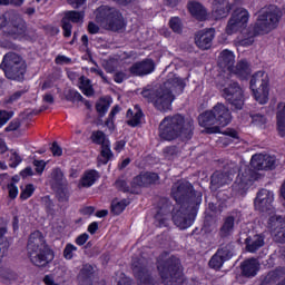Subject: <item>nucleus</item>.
Segmentation results:
<instances>
[{
	"label": "nucleus",
	"mask_w": 285,
	"mask_h": 285,
	"mask_svg": "<svg viewBox=\"0 0 285 285\" xmlns=\"http://www.w3.org/2000/svg\"><path fill=\"white\" fill-rule=\"evenodd\" d=\"M193 130H195V121L180 114L167 116L159 124V137L165 141H173L178 137L183 141H188L193 139Z\"/></svg>",
	"instance_id": "1"
},
{
	"label": "nucleus",
	"mask_w": 285,
	"mask_h": 285,
	"mask_svg": "<svg viewBox=\"0 0 285 285\" xmlns=\"http://www.w3.org/2000/svg\"><path fill=\"white\" fill-rule=\"evenodd\" d=\"M184 88H186V82L173 75L160 88L150 95L151 102L157 110L166 112L170 110L173 101H175V95H181Z\"/></svg>",
	"instance_id": "2"
},
{
	"label": "nucleus",
	"mask_w": 285,
	"mask_h": 285,
	"mask_svg": "<svg viewBox=\"0 0 285 285\" xmlns=\"http://www.w3.org/2000/svg\"><path fill=\"white\" fill-rule=\"evenodd\" d=\"M282 19V10L276 6L265 7L261 10L256 23L254 26V32L249 37L238 39L239 46H253L256 35H268L272 30H275Z\"/></svg>",
	"instance_id": "3"
},
{
	"label": "nucleus",
	"mask_w": 285,
	"mask_h": 285,
	"mask_svg": "<svg viewBox=\"0 0 285 285\" xmlns=\"http://www.w3.org/2000/svg\"><path fill=\"white\" fill-rule=\"evenodd\" d=\"M158 273L163 284L165 285H183L184 284V269L181 262L175 256L164 259L160 256L157 264Z\"/></svg>",
	"instance_id": "4"
},
{
	"label": "nucleus",
	"mask_w": 285,
	"mask_h": 285,
	"mask_svg": "<svg viewBox=\"0 0 285 285\" xmlns=\"http://www.w3.org/2000/svg\"><path fill=\"white\" fill-rule=\"evenodd\" d=\"M27 250L29 259L35 266H46L52 259V250H50L43 239V235L39 230L30 235Z\"/></svg>",
	"instance_id": "5"
},
{
	"label": "nucleus",
	"mask_w": 285,
	"mask_h": 285,
	"mask_svg": "<svg viewBox=\"0 0 285 285\" xmlns=\"http://www.w3.org/2000/svg\"><path fill=\"white\" fill-rule=\"evenodd\" d=\"M95 17L97 23H99L105 30H112L117 32L122 30L124 23V16L119 10L115 8H110L108 6H101L95 11Z\"/></svg>",
	"instance_id": "6"
},
{
	"label": "nucleus",
	"mask_w": 285,
	"mask_h": 285,
	"mask_svg": "<svg viewBox=\"0 0 285 285\" xmlns=\"http://www.w3.org/2000/svg\"><path fill=\"white\" fill-rule=\"evenodd\" d=\"M171 195L177 204H188V206H199L202 204V193L194 191L193 185L186 180L174 184Z\"/></svg>",
	"instance_id": "7"
},
{
	"label": "nucleus",
	"mask_w": 285,
	"mask_h": 285,
	"mask_svg": "<svg viewBox=\"0 0 285 285\" xmlns=\"http://www.w3.org/2000/svg\"><path fill=\"white\" fill-rule=\"evenodd\" d=\"M0 68L3 70L7 79H13L14 81H21L23 75H26V62L21 56L14 52L3 56Z\"/></svg>",
	"instance_id": "8"
},
{
	"label": "nucleus",
	"mask_w": 285,
	"mask_h": 285,
	"mask_svg": "<svg viewBox=\"0 0 285 285\" xmlns=\"http://www.w3.org/2000/svg\"><path fill=\"white\" fill-rule=\"evenodd\" d=\"M222 97L225 98L227 104L235 110H242L244 108V89L239 83L233 80H226L225 83H222Z\"/></svg>",
	"instance_id": "9"
},
{
	"label": "nucleus",
	"mask_w": 285,
	"mask_h": 285,
	"mask_svg": "<svg viewBox=\"0 0 285 285\" xmlns=\"http://www.w3.org/2000/svg\"><path fill=\"white\" fill-rule=\"evenodd\" d=\"M196 205H188V203L176 204L173 209V222L175 226L180 228V230H186L193 226V215H195Z\"/></svg>",
	"instance_id": "10"
},
{
	"label": "nucleus",
	"mask_w": 285,
	"mask_h": 285,
	"mask_svg": "<svg viewBox=\"0 0 285 285\" xmlns=\"http://www.w3.org/2000/svg\"><path fill=\"white\" fill-rule=\"evenodd\" d=\"M257 179V173L248 166H243L232 186V190L236 197H242L253 186V181Z\"/></svg>",
	"instance_id": "11"
},
{
	"label": "nucleus",
	"mask_w": 285,
	"mask_h": 285,
	"mask_svg": "<svg viewBox=\"0 0 285 285\" xmlns=\"http://www.w3.org/2000/svg\"><path fill=\"white\" fill-rule=\"evenodd\" d=\"M250 88L258 104L262 106L268 104V75H266V72H256L250 79Z\"/></svg>",
	"instance_id": "12"
},
{
	"label": "nucleus",
	"mask_w": 285,
	"mask_h": 285,
	"mask_svg": "<svg viewBox=\"0 0 285 285\" xmlns=\"http://www.w3.org/2000/svg\"><path fill=\"white\" fill-rule=\"evenodd\" d=\"M250 13L244 8L236 9L228 20L226 32L227 35H235V32H242L248 27Z\"/></svg>",
	"instance_id": "13"
},
{
	"label": "nucleus",
	"mask_w": 285,
	"mask_h": 285,
	"mask_svg": "<svg viewBox=\"0 0 285 285\" xmlns=\"http://www.w3.org/2000/svg\"><path fill=\"white\" fill-rule=\"evenodd\" d=\"M0 30L11 37H19L26 33V21L20 16L13 14L8 22V18L0 14Z\"/></svg>",
	"instance_id": "14"
},
{
	"label": "nucleus",
	"mask_w": 285,
	"mask_h": 285,
	"mask_svg": "<svg viewBox=\"0 0 285 285\" xmlns=\"http://www.w3.org/2000/svg\"><path fill=\"white\" fill-rule=\"evenodd\" d=\"M94 144L101 146L100 155L97 158L98 166H106L115 157L110 149V140L106 139L104 131H94L91 135Z\"/></svg>",
	"instance_id": "15"
},
{
	"label": "nucleus",
	"mask_w": 285,
	"mask_h": 285,
	"mask_svg": "<svg viewBox=\"0 0 285 285\" xmlns=\"http://www.w3.org/2000/svg\"><path fill=\"white\" fill-rule=\"evenodd\" d=\"M273 202H275V194L268 189H261L254 200L256 210L261 213H268L273 217L275 209L273 208Z\"/></svg>",
	"instance_id": "16"
},
{
	"label": "nucleus",
	"mask_w": 285,
	"mask_h": 285,
	"mask_svg": "<svg viewBox=\"0 0 285 285\" xmlns=\"http://www.w3.org/2000/svg\"><path fill=\"white\" fill-rule=\"evenodd\" d=\"M132 273L138 281V285H155L148 268L146 267V261L144 259H134L131 264Z\"/></svg>",
	"instance_id": "17"
},
{
	"label": "nucleus",
	"mask_w": 285,
	"mask_h": 285,
	"mask_svg": "<svg viewBox=\"0 0 285 285\" xmlns=\"http://www.w3.org/2000/svg\"><path fill=\"white\" fill-rule=\"evenodd\" d=\"M277 166V159L273 156L256 154L250 159V167L254 170H273Z\"/></svg>",
	"instance_id": "18"
},
{
	"label": "nucleus",
	"mask_w": 285,
	"mask_h": 285,
	"mask_svg": "<svg viewBox=\"0 0 285 285\" xmlns=\"http://www.w3.org/2000/svg\"><path fill=\"white\" fill-rule=\"evenodd\" d=\"M82 23L83 22V12L82 11H67L65 17L61 20L63 37L72 36V24L70 23Z\"/></svg>",
	"instance_id": "19"
},
{
	"label": "nucleus",
	"mask_w": 285,
	"mask_h": 285,
	"mask_svg": "<svg viewBox=\"0 0 285 285\" xmlns=\"http://www.w3.org/2000/svg\"><path fill=\"white\" fill-rule=\"evenodd\" d=\"M129 72L134 77H146V75H153V72H155V60L147 58L138 61L129 68Z\"/></svg>",
	"instance_id": "20"
},
{
	"label": "nucleus",
	"mask_w": 285,
	"mask_h": 285,
	"mask_svg": "<svg viewBox=\"0 0 285 285\" xmlns=\"http://www.w3.org/2000/svg\"><path fill=\"white\" fill-rule=\"evenodd\" d=\"M198 122L199 126L205 128V132H207V135H215L219 132V127L215 126V124H217V120L215 118V112L213 111V109L199 115Z\"/></svg>",
	"instance_id": "21"
},
{
	"label": "nucleus",
	"mask_w": 285,
	"mask_h": 285,
	"mask_svg": "<svg viewBox=\"0 0 285 285\" xmlns=\"http://www.w3.org/2000/svg\"><path fill=\"white\" fill-rule=\"evenodd\" d=\"M213 111L216 124L222 126V128H225V126H228V124L233 121L230 109H228V107H226L224 104L218 102L216 106H214Z\"/></svg>",
	"instance_id": "22"
},
{
	"label": "nucleus",
	"mask_w": 285,
	"mask_h": 285,
	"mask_svg": "<svg viewBox=\"0 0 285 285\" xmlns=\"http://www.w3.org/2000/svg\"><path fill=\"white\" fill-rule=\"evenodd\" d=\"M268 228L274 233L278 242H285V220L281 216L272 215L268 219Z\"/></svg>",
	"instance_id": "23"
},
{
	"label": "nucleus",
	"mask_w": 285,
	"mask_h": 285,
	"mask_svg": "<svg viewBox=\"0 0 285 285\" xmlns=\"http://www.w3.org/2000/svg\"><path fill=\"white\" fill-rule=\"evenodd\" d=\"M159 181V175L156 173H141L140 175L136 176L132 181V188H146V186H151V184H156Z\"/></svg>",
	"instance_id": "24"
},
{
	"label": "nucleus",
	"mask_w": 285,
	"mask_h": 285,
	"mask_svg": "<svg viewBox=\"0 0 285 285\" xmlns=\"http://www.w3.org/2000/svg\"><path fill=\"white\" fill-rule=\"evenodd\" d=\"M215 39V29L202 30L196 33L195 43L200 50H208Z\"/></svg>",
	"instance_id": "25"
},
{
	"label": "nucleus",
	"mask_w": 285,
	"mask_h": 285,
	"mask_svg": "<svg viewBox=\"0 0 285 285\" xmlns=\"http://www.w3.org/2000/svg\"><path fill=\"white\" fill-rule=\"evenodd\" d=\"M161 204L164 205L157 212L155 219L156 226L164 228V226H168V215H170V203H168V199L164 198L161 199Z\"/></svg>",
	"instance_id": "26"
},
{
	"label": "nucleus",
	"mask_w": 285,
	"mask_h": 285,
	"mask_svg": "<svg viewBox=\"0 0 285 285\" xmlns=\"http://www.w3.org/2000/svg\"><path fill=\"white\" fill-rule=\"evenodd\" d=\"M230 181H233V177L230 176V174L224 171H216L212 175V189L217 190L218 188H222V186L230 184Z\"/></svg>",
	"instance_id": "27"
},
{
	"label": "nucleus",
	"mask_w": 285,
	"mask_h": 285,
	"mask_svg": "<svg viewBox=\"0 0 285 285\" xmlns=\"http://www.w3.org/2000/svg\"><path fill=\"white\" fill-rule=\"evenodd\" d=\"M218 65L223 70L230 72L235 66V53L228 49L220 52Z\"/></svg>",
	"instance_id": "28"
},
{
	"label": "nucleus",
	"mask_w": 285,
	"mask_h": 285,
	"mask_svg": "<svg viewBox=\"0 0 285 285\" xmlns=\"http://www.w3.org/2000/svg\"><path fill=\"white\" fill-rule=\"evenodd\" d=\"M230 12V4L227 0H222L220 2L215 0L213 3V17L216 19H224L228 17Z\"/></svg>",
	"instance_id": "29"
},
{
	"label": "nucleus",
	"mask_w": 285,
	"mask_h": 285,
	"mask_svg": "<svg viewBox=\"0 0 285 285\" xmlns=\"http://www.w3.org/2000/svg\"><path fill=\"white\" fill-rule=\"evenodd\" d=\"M144 117V112L139 105H136L134 108L127 110V125L131 128H136V126L141 124V118Z\"/></svg>",
	"instance_id": "30"
},
{
	"label": "nucleus",
	"mask_w": 285,
	"mask_h": 285,
	"mask_svg": "<svg viewBox=\"0 0 285 285\" xmlns=\"http://www.w3.org/2000/svg\"><path fill=\"white\" fill-rule=\"evenodd\" d=\"M242 271L245 277H255L259 271V262L256 258H249L242 264Z\"/></svg>",
	"instance_id": "31"
},
{
	"label": "nucleus",
	"mask_w": 285,
	"mask_h": 285,
	"mask_svg": "<svg viewBox=\"0 0 285 285\" xmlns=\"http://www.w3.org/2000/svg\"><path fill=\"white\" fill-rule=\"evenodd\" d=\"M229 72L230 75H236L239 79H246V77L250 75V66L248 65V61L240 60L236 66L232 67Z\"/></svg>",
	"instance_id": "32"
},
{
	"label": "nucleus",
	"mask_w": 285,
	"mask_h": 285,
	"mask_svg": "<svg viewBox=\"0 0 285 285\" xmlns=\"http://www.w3.org/2000/svg\"><path fill=\"white\" fill-rule=\"evenodd\" d=\"M97 179H99V171L95 169L87 170L80 179L79 188H90Z\"/></svg>",
	"instance_id": "33"
},
{
	"label": "nucleus",
	"mask_w": 285,
	"mask_h": 285,
	"mask_svg": "<svg viewBox=\"0 0 285 285\" xmlns=\"http://www.w3.org/2000/svg\"><path fill=\"white\" fill-rule=\"evenodd\" d=\"M277 130L281 137H285V102H278L276 110Z\"/></svg>",
	"instance_id": "34"
},
{
	"label": "nucleus",
	"mask_w": 285,
	"mask_h": 285,
	"mask_svg": "<svg viewBox=\"0 0 285 285\" xmlns=\"http://www.w3.org/2000/svg\"><path fill=\"white\" fill-rule=\"evenodd\" d=\"M264 244V236L262 235H255L246 238V249L248 253H257V250H259Z\"/></svg>",
	"instance_id": "35"
},
{
	"label": "nucleus",
	"mask_w": 285,
	"mask_h": 285,
	"mask_svg": "<svg viewBox=\"0 0 285 285\" xmlns=\"http://www.w3.org/2000/svg\"><path fill=\"white\" fill-rule=\"evenodd\" d=\"M188 10L190 14H193V17H196L199 21H204V19H206L208 14L206 8H204L202 3L195 1L188 3Z\"/></svg>",
	"instance_id": "36"
},
{
	"label": "nucleus",
	"mask_w": 285,
	"mask_h": 285,
	"mask_svg": "<svg viewBox=\"0 0 285 285\" xmlns=\"http://www.w3.org/2000/svg\"><path fill=\"white\" fill-rule=\"evenodd\" d=\"M92 273H95V269L91 267V265H85L78 275L79 284L92 285Z\"/></svg>",
	"instance_id": "37"
},
{
	"label": "nucleus",
	"mask_w": 285,
	"mask_h": 285,
	"mask_svg": "<svg viewBox=\"0 0 285 285\" xmlns=\"http://www.w3.org/2000/svg\"><path fill=\"white\" fill-rule=\"evenodd\" d=\"M235 230V217L228 216L224 219L223 226L220 227V237H230Z\"/></svg>",
	"instance_id": "38"
},
{
	"label": "nucleus",
	"mask_w": 285,
	"mask_h": 285,
	"mask_svg": "<svg viewBox=\"0 0 285 285\" xmlns=\"http://www.w3.org/2000/svg\"><path fill=\"white\" fill-rule=\"evenodd\" d=\"M79 89L86 97H92V95H95L92 81H90L86 76H81L79 78Z\"/></svg>",
	"instance_id": "39"
},
{
	"label": "nucleus",
	"mask_w": 285,
	"mask_h": 285,
	"mask_svg": "<svg viewBox=\"0 0 285 285\" xmlns=\"http://www.w3.org/2000/svg\"><path fill=\"white\" fill-rule=\"evenodd\" d=\"M7 234L8 227H0V262L1 257H3V253L10 248V243L8 242V237H6Z\"/></svg>",
	"instance_id": "40"
},
{
	"label": "nucleus",
	"mask_w": 285,
	"mask_h": 285,
	"mask_svg": "<svg viewBox=\"0 0 285 285\" xmlns=\"http://www.w3.org/2000/svg\"><path fill=\"white\" fill-rule=\"evenodd\" d=\"M252 124L257 126L258 128H266V124H268V119L263 114H250Z\"/></svg>",
	"instance_id": "41"
},
{
	"label": "nucleus",
	"mask_w": 285,
	"mask_h": 285,
	"mask_svg": "<svg viewBox=\"0 0 285 285\" xmlns=\"http://www.w3.org/2000/svg\"><path fill=\"white\" fill-rule=\"evenodd\" d=\"M20 199H22V202H26V199H30V197L35 195V185L32 184H28L24 187H20Z\"/></svg>",
	"instance_id": "42"
},
{
	"label": "nucleus",
	"mask_w": 285,
	"mask_h": 285,
	"mask_svg": "<svg viewBox=\"0 0 285 285\" xmlns=\"http://www.w3.org/2000/svg\"><path fill=\"white\" fill-rule=\"evenodd\" d=\"M126 206H128V202L126 199L120 202L114 200L111 204V212L114 215H121V213L126 210Z\"/></svg>",
	"instance_id": "43"
},
{
	"label": "nucleus",
	"mask_w": 285,
	"mask_h": 285,
	"mask_svg": "<svg viewBox=\"0 0 285 285\" xmlns=\"http://www.w3.org/2000/svg\"><path fill=\"white\" fill-rule=\"evenodd\" d=\"M216 253H219V256L225 261L228 262L233 257V245L228 244L220 247Z\"/></svg>",
	"instance_id": "44"
},
{
	"label": "nucleus",
	"mask_w": 285,
	"mask_h": 285,
	"mask_svg": "<svg viewBox=\"0 0 285 285\" xmlns=\"http://www.w3.org/2000/svg\"><path fill=\"white\" fill-rule=\"evenodd\" d=\"M61 181H63V173L59 168L53 169L50 179L51 186H59Z\"/></svg>",
	"instance_id": "45"
},
{
	"label": "nucleus",
	"mask_w": 285,
	"mask_h": 285,
	"mask_svg": "<svg viewBox=\"0 0 285 285\" xmlns=\"http://www.w3.org/2000/svg\"><path fill=\"white\" fill-rule=\"evenodd\" d=\"M224 262H226L219 253L216 252V254L210 258L209 266L210 268L219 269L222 266H224Z\"/></svg>",
	"instance_id": "46"
},
{
	"label": "nucleus",
	"mask_w": 285,
	"mask_h": 285,
	"mask_svg": "<svg viewBox=\"0 0 285 285\" xmlns=\"http://www.w3.org/2000/svg\"><path fill=\"white\" fill-rule=\"evenodd\" d=\"M66 99H67V101H71L72 104H77V101H82L83 100V96H81V94H79V91H77L75 89H70L66 94Z\"/></svg>",
	"instance_id": "47"
},
{
	"label": "nucleus",
	"mask_w": 285,
	"mask_h": 285,
	"mask_svg": "<svg viewBox=\"0 0 285 285\" xmlns=\"http://www.w3.org/2000/svg\"><path fill=\"white\" fill-rule=\"evenodd\" d=\"M77 253V246L68 243L63 249V257L65 259H72L75 257V254Z\"/></svg>",
	"instance_id": "48"
},
{
	"label": "nucleus",
	"mask_w": 285,
	"mask_h": 285,
	"mask_svg": "<svg viewBox=\"0 0 285 285\" xmlns=\"http://www.w3.org/2000/svg\"><path fill=\"white\" fill-rule=\"evenodd\" d=\"M169 26L174 32H181V20L178 17L171 18L169 21Z\"/></svg>",
	"instance_id": "49"
},
{
	"label": "nucleus",
	"mask_w": 285,
	"mask_h": 285,
	"mask_svg": "<svg viewBox=\"0 0 285 285\" xmlns=\"http://www.w3.org/2000/svg\"><path fill=\"white\" fill-rule=\"evenodd\" d=\"M110 108V105L106 102V100H99L96 105L97 112L100 115H105V112H108V109Z\"/></svg>",
	"instance_id": "50"
},
{
	"label": "nucleus",
	"mask_w": 285,
	"mask_h": 285,
	"mask_svg": "<svg viewBox=\"0 0 285 285\" xmlns=\"http://www.w3.org/2000/svg\"><path fill=\"white\" fill-rule=\"evenodd\" d=\"M9 197L10 199H17L19 195V187H17L13 183L8 184Z\"/></svg>",
	"instance_id": "51"
},
{
	"label": "nucleus",
	"mask_w": 285,
	"mask_h": 285,
	"mask_svg": "<svg viewBox=\"0 0 285 285\" xmlns=\"http://www.w3.org/2000/svg\"><path fill=\"white\" fill-rule=\"evenodd\" d=\"M22 159L21 156L17 153H12L10 156V166L11 168H17L19 164H21Z\"/></svg>",
	"instance_id": "52"
},
{
	"label": "nucleus",
	"mask_w": 285,
	"mask_h": 285,
	"mask_svg": "<svg viewBox=\"0 0 285 285\" xmlns=\"http://www.w3.org/2000/svg\"><path fill=\"white\" fill-rule=\"evenodd\" d=\"M33 166H35L36 173H38V175H42L43 170H46V161H43V160H33Z\"/></svg>",
	"instance_id": "53"
},
{
	"label": "nucleus",
	"mask_w": 285,
	"mask_h": 285,
	"mask_svg": "<svg viewBox=\"0 0 285 285\" xmlns=\"http://www.w3.org/2000/svg\"><path fill=\"white\" fill-rule=\"evenodd\" d=\"M50 150H51L53 157H61V155H63V149H61V147L59 146V144L57 141H55L51 145Z\"/></svg>",
	"instance_id": "54"
},
{
	"label": "nucleus",
	"mask_w": 285,
	"mask_h": 285,
	"mask_svg": "<svg viewBox=\"0 0 285 285\" xmlns=\"http://www.w3.org/2000/svg\"><path fill=\"white\" fill-rule=\"evenodd\" d=\"M164 154L167 159H173V157H175V155H177V147H175V146L166 147L164 149Z\"/></svg>",
	"instance_id": "55"
},
{
	"label": "nucleus",
	"mask_w": 285,
	"mask_h": 285,
	"mask_svg": "<svg viewBox=\"0 0 285 285\" xmlns=\"http://www.w3.org/2000/svg\"><path fill=\"white\" fill-rule=\"evenodd\" d=\"M10 119H12V112H8V111H0V125L3 126L6 124H8V121H10Z\"/></svg>",
	"instance_id": "56"
},
{
	"label": "nucleus",
	"mask_w": 285,
	"mask_h": 285,
	"mask_svg": "<svg viewBox=\"0 0 285 285\" xmlns=\"http://www.w3.org/2000/svg\"><path fill=\"white\" fill-rule=\"evenodd\" d=\"M116 188H118V190H121L122 193H130V187H128V183H126V180H117Z\"/></svg>",
	"instance_id": "57"
},
{
	"label": "nucleus",
	"mask_w": 285,
	"mask_h": 285,
	"mask_svg": "<svg viewBox=\"0 0 285 285\" xmlns=\"http://www.w3.org/2000/svg\"><path fill=\"white\" fill-rule=\"evenodd\" d=\"M126 79H128V76L124 71H118L114 76V80L116 81V83H124Z\"/></svg>",
	"instance_id": "58"
},
{
	"label": "nucleus",
	"mask_w": 285,
	"mask_h": 285,
	"mask_svg": "<svg viewBox=\"0 0 285 285\" xmlns=\"http://www.w3.org/2000/svg\"><path fill=\"white\" fill-rule=\"evenodd\" d=\"M90 72L98 75L99 77H101V79L105 83H108V77H106V75H104V71L101 69H99L97 67H91Z\"/></svg>",
	"instance_id": "59"
},
{
	"label": "nucleus",
	"mask_w": 285,
	"mask_h": 285,
	"mask_svg": "<svg viewBox=\"0 0 285 285\" xmlns=\"http://www.w3.org/2000/svg\"><path fill=\"white\" fill-rule=\"evenodd\" d=\"M8 184H12L10 183V176L8 174L0 175V186L6 188V186L8 187Z\"/></svg>",
	"instance_id": "60"
},
{
	"label": "nucleus",
	"mask_w": 285,
	"mask_h": 285,
	"mask_svg": "<svg viewBox=\"0 0 285 285\" xmlns=\"http://www.w3.org/2000/svg\"><path fill=\"white\" fill-rule=\"evenodd\" d=\"M90 236H88V234H81L80 236H78L76 238V244L78 246H83V244H86V242H88Z\"/></svg>",
	"instance_id": "61"
},
{
	"label": "nucleus",
	"mask_w": 285,
	"mask_h": 285,
	"mask_svg": "<svg viewBox=\"0 0 285 285\" xmlns=\"http://www.w3.org/2000/svg\"><path fill=\"white\" fill-rule=\"evenodd\" d=\"M88 32H89V35H98L99 33V26H97L95 22H89Z\"/></svg>",
	"instance_id": "62"
},
{
	"label": "nucleus",
	"mask_w": 285,
	"mask_h": 285,
	"mask_svg": "<svg viewBox=\"0 0 285 285\" xmlns=\"http://www.w3.org/2000/svg\"><path fill=\"white\" fill-rule=\"evenodd\" d=\"M72 60L66 56L56 57V63L63 66V63H70Z\"/></svg>",
	"instance_id": "63"
},
{
	"label": "nucleus",
	"mask_w": 285,
	"mask_h": 285,
	"mask_svg": "<svg viewBox=\"0 0 285 285\" xmlns=\"http://www.w3.org/2000/svg\"><path fill=\"white\" fill-rule=\"evenodd\" d=\"M43 284L45 285H59L57 282H55V276H52V275H46L43 277Z\"/></svg>",
	"instance_id": "64"
}]
</instances>
